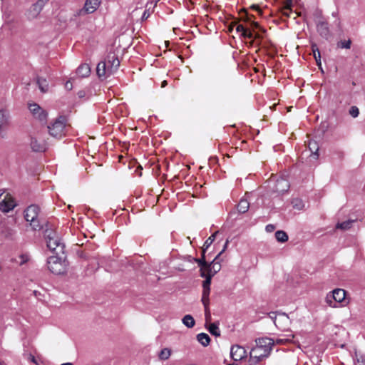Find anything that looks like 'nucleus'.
Masks as SVG:
<instances>
[{"label": "nucleus", "instance_id": "nucleus-1", "mask_svg": "<svg viewBox=\"0 0 365 365\" xmlns=\"http://www.w3.org/2000/svg\"><path fill=\"white\" fill-rule=\"evenodd\" d=\"M120 66V61L114 53H109L104 61L98 63L96 67L97 75L100 78L106 79L113 74Z\"/></svg>", "mask_w": 365, "mask_h": 365}, {"label": "nucleus", "instance_id": "nucleus-2", "mask_svg": "<svg viewBox=\"0 0 365 365\" xmlns=\"http://www.w3.org/2000/svg\"><path fill=\"white\" fill-rule=\"evenodd\" d=\"M45 239L47 247L55 255H59L64 253V245L56 232L52 230H46Z\"/></svg>", "mask_w": 365, "mask_h": 365}, {"label": "nucleus", "instance_id": "nucleus-3", "mask_svg": "<svg viewBox=\"0 0 365 365\" xmlns=\"http://www.w3.org/2000/svg\"><path fill=\"white\" fill-rule=\"evenodd\" d=\"M39 207L37 205H31L24 211L25 220L29 222L34 230H40L43 227V223L39 217Z\"/></svg>", "mask_w": 365, "mask_h": 365}, {"label": "nucleus", "instance_id": "nucleus-4", "mask_svg": "<svg viewBox=\"0 0 365 365\" xmlns=\"http://www.w3.org/2000/svg\"><path fill=\"white\" fill-rule=\"evenodd\" d=\"M47 264L48 269L55 274H63L66 270V261L56 255L48 257Z\"/></svg>", "mask_w": 365, "mask_h": 365}, {"label": "nucleus", "instance_id": "nucleus-5", "mask_svg": "<svg viewBox=\"0 0 365 365\" xmlns=\"http://www.w3.org/2000/svg\"><path fill=\"white\" fill-rule=\"evenodd\" d=\"M345 299V290L338 288L327 294L325 302L330 307L335 308L338 307L339 303H344Z\"/></svg>", "mask_w": 365, "mask_h": 365}, {"label": "nucleus", "instance_id": "nucleus-6", "mask_svg": "<svg viewBox=\"0 0 365 365\" xmlns=\"http://www.w3.org/2000/svg\"><path fill=\"white\" fill-rule=\"evenodd\" d=\"M66 125V118L63 116L58 117L48 126L50 135L55 138H61L65 134Z\"/></svg>", "mask_w": 365, "mask_h": 365}, {"label": "nucleus", "instance_id": "nucleus-7", "mask_svg": "<svg viewBox=\"0 0 365 365\" xmlns=\"http://www.w3.org/2000/svg\"><path fill=\"white\" fill-rule=\"evenodd\" d=\"M16 205L14 197L9 194L3 192L0 194V210L4 212H9Z\"/></svg>", "mask_w": 365, "mask_h": 365}, {"label": "nucleus", "instance_id": "nucleus-8", "mask_svg": "<svg viewBox=\"0 0 365 365\" xmlns=\"http://www.w3.org/2000/svg\"><path fill=\"white\" fill-rule=\"evenodd\" d=\"M9 119V111L6 108L0 109V137L1 138H6Z\"/></svg>", "mask_w": 365, "mask_h": 365}, {"label": "nucleus", "instance_id": "nucleus-9", "mask_svg": "<svg viewBox=\"0 0 365 365\" xmlns=\"http://www.w3.org/2000/svg\"><path fill=\"white\" fill-rule=\"evenodd\" d=\"M269 354V352L267 350L256 346L250 351V363L251 365H257L263 359L267 357Z\"/></svg>", "mask_w": 365, "mask_h": 365}, {"label": "nucleus", "instance_id": "nucleus-10", "mask_svg": "<svg viewBox=\"0 0 365 365\" xmlns=\"http://www.w3.org/2000/svg\"><path fill=\"white\" fill-rule=\"evenodd\" d=\"M101 4V0H86L83 9L79 10L78 15H85L94 13Z\"/></svg>", "mask_w": 365, "mask_h": 365}, {"label": "nucleus", "instance_id": "nucleus-11", "mask_svg": "<svg viewBox=\"0 0 365 365\" xmlns=\"http://www.w3.org/2000/svg\"><path fill=\"white\" fill-rule=\"evenodd\" d=\"M43 5L44 4L43 0H38L36 3L33 4L26 11V14L27 19L29 20L36 19L40 14Z\"/></svg>", "mask_w": 365, "mask_h": 365}, {"label": "nucleus", "instance_id": "nucleus-12", "mask_svg": "<svg viewBox=\"0 0 365 365\" xmlns=\"http://www.w3.org/2000/svg\"><path fill=\"white\" fill-rule=\"evenodd\" d=\"M29 108L35 118H38L41 121L46 120V111L43 108H41L37 103H30L29 106Z\"/></svg>", "mask_w": 365, "mask_h": 365}, {"label": "nucleus", "instance_id": "nucleus-13", "mask_svg": "<svg viewBox=\"0 0 365 365\" xmlns=\"http://www.w3.org/2000/svg\"><path fill=\"white\" fill-rule=\"evenodd\" d=\"M230 356L234 361H240L246 356V351L241 346L234 345L231 347Z\"/></svg>", "mask_w": 365, "mask_h": 365}, {"label": "nucleus", "instance_id": "nucleus-14", "mask_svg": "<svg viewBox=\"0 0 365 365\" xmlns=\"http://www.w3.org/2000/svg\"><path fill=\"white\" fill-rule=\"evenodd\" d=\"M256 346L267 350L270 353L272 346L274 344V339L269 337H262L256 339Z\"/></svg>", "mask_w": 365, "mask_h": 365}, {"label": "nucleus", "instance_id": "nucleus-15", "mask_svg": "<svg viewBox=\"0 0 365 365\" xmlns=\"http://www.w3.org/2000/svg\"><path fill=\"white\" fill-rule=\"evenodd\" d=\"M210 292V288H203L202 295V302L205 307V313L206 320L208 321L210 319V313L209 309V295Z\"/></svg>", "mask_w": 365, "mask_h": 365}, {"label": "nucleus", "instance_id": "nucleus-16", "mask_svg": "<svg viewBox=\"0 0 365 365\" xmlns=\"http://www.w3.org/2000/svg\"><path fill=\"white\" fill-rule=\"evenodd\" d=\"M30 145L32 150L35 152H43L47 148L46 143L43 140L38 139L36 137H32L31 138Z\"/></svg>", "mask_w": 365, "mask_h": 365}, {"label": "nucleus", "instance_id": "nucleus-17", "mask_svg": "<svg viewBox=\"0 0 365 365\" xmlns=\"http://www.w3.org/2000/svg\"><path fill=\"white\" fill-rule=\"evenodd\" d=\"M289 188V183L287 180L284 178L277 179L276 181L274 191L279 194H283L287 192Z\"/></svg>", "mask_w": 365, "mask_h": 365}, {"label": "nucleus", "instance_id": "nucleus-18", "mask_svg": "<svg viewBox=\"0 0 365 365\" xmlns=\"http://www.w3.org/2000/svg\"><path fill=\"white\" fill-rule=\"evenodd\" d=\"M218 257V256H216L210 264H207V267L205 269L206 274H208L213 277L216 273H217L220 270L221 265L219 262H216Z\"/></svg>", "mask_w": 365, "mask_h": 365}, {"label": "nucleus", "instance_id": "nucleus-19", "mask_svg": "<svg viewBox=\"0 0 365 365\" xmlns=\"http://www.w3.org/2000/svg\"><path fill=\"white\" fill-rule=\"evenodd\" d=\"M317 29L319 35L323 38H327L329 36V29L327 22L324 21H319L317 25Z\"/></svg>", "mask_w": 365, "mask_h": 365}, {"label": "nucleus", "instance_id": "nucleus-20", "mask_svg": "<svg viewBox=\"0 0 365 365\" xmlns=\"http://www.w3.org/2000/svg\"><path fill=\"white\" fill-rule=\"evenodd\" d=\"M277 324L278 326H276L277 327L281 329H285L290 324L288 315L285 313H278Z\"/></svg>", "mask_w": 365, "mask_h": 365}, {"label": "nucleus", "instance_id": "nucleus-21", "mask_svg": "<svg viewBox=\"0 0 365 365\" xmlns=\"http://www.w3.org/2000/svg\"><path fill=\"white\" fill-rule=\"evenodd\" d=\"M160 0H152L150 2L147 3L146 9L142 16L143 20H145L150 16V14L153 11L154 8L156 6L157 3Z\"/></svg>", "mask_w": 365, "mask_h": 365}, {"label": "nucleus", "instance_id": "nucleus-22", "mask_svg": "<svg viewBox=\"0 0 365 365\" xmlns=\"http://www.w3.org/2000/svg\"><path fill=\"white\" fill-rule=\"evenodd\" d=\"M91 73V68L88 64H81L76 70V73L81 78H85L89 76Z\"/></svg>", "mask_w": 365, "mask_h": 365}, {"label": "nucleus", "instance_id": "nucleus-23", "mask_svg": "<svg viewBox=\"0 0 365 365\" xmlns=\"http://www.w3.org/2000/svg\"><path fill=\"white\" fill-rule=\"evenodd\" d=\"M36 83L42 93H46L48 91V83L46 78L38 77L36 79Z\"/></svg>", "mask_w": 365, "mask_h": 365}, {"label": "nucleus", "instance_id": "nucleus-24", "mask_svg": "<svg viewBox=\"0 0 365 365\" xmlns=\"http://www.w3.org/2000/svg\"><path fill=\"white\" fill-rule=\"evenodd\" d=\"M294 339V335L292 334H289L285 336H279L274 339V344H286L289 342H291Z\"/></svg>", "mask_w": 365, "mask_h": 365}, {"label": "nucleus", "instance_id": "nucleus-25", "mask_svg": "<svg viewBox=\"0 0 365 365\" xmlns=\"http://www.w3.org/2000/svg\"><path fill=\"white\" fill-rule=\"evenodd\" d=\"M195 261L197 262L199 267H200L201 277L205 276V269L207 267V263L205 260V252H202V256L200 259H195Z\"/></svg>", "mask_w": 365, "mask_h": 365}, {"label": "nucleus", "instance_id": "nucleus-26", "mask_svg": "<svg viewBox=\"0 0 365 365\" xmlns=\"http://www.w3.org/2000/svg\"><path fill=\"white\" fill-rule=\"evenodd\" d=\"M197 339L204 346H208L210 342V336L205 333L198 334L197 335Z\"/></svg>", "mask_w": 365, "mask_h": 365}, {"label": "nucleus", "instance_id": "nucleus-27", "mask_svg": "<svg viewBox=\"0 0 365 365\" xmlns=\"http://www.w3.org/2000/svg\"><path fill=\"white\" fill-rule=\"evenodd\" d=\"M250 207V203L247 200L242 199L237 205V210L240 213L246 212Z\"/></svg>", "mask_w": 365, "mask_h": 365}, {"label": "nucleus", "instance_id": "nucleus-28", "mask_svg": "<svg viewBox=\"0 0 365 365\" xmlns=\"http://www.w3.org/2000/svg\"><path fill=\"white\" fill-rule=\"evenodd\" d=\"M182 322L183 324L187 328H192L195 324V321L194 318L190 314L184 316V317L182 319Z\"/></svg>", "mask_w": 365, "mask_h": 365}, {"label": "nucleus", "instance_id": "nucleus-29", "mask_svg": "<svg viewBox=\"0 0 365 365\" xmlns=\"http://www.w3.org/2000/svg\"><path fill=\"white\" fill-rule=\"evenodd\" d=\"M312 51L313 52L314 57L316 60L317 64L319 66H321V55L320 51L317 47V46L314 43L312 45Z\"/></svg>", "mask_w": 365, "mask_h": 365}, {"label": "nucleus", "instance_id": "nucleus-30", "mask_svg": "<svg viewBox=\"0 0 365 365\" xmlns=\"http://www.w3.org/2000/svg\"><path fill=\"white\" fill-rule=\"evenodd\" d=\"M354 220H346L342 222H339L336 224V227L337 229H341L343 230H346L351 228L352 224L354 222Z\"/></svg>", "mask_w": 365, "mask_h": 365}, {"label": "nucleus", "instance_id": "nucleus-31", "mask_svg": "<svg viewBox=\"0 0 365 365\" xmlns=\"http://www.w3.org/2000/svg\"><path fill=\"white\" fill-rule=\"evenodd\" d=\"M275 237L278 242H285L288 240V235L284 231H277L275 232Z\"/></svg>", "mask_w": 365, "mask_h": 365}, {"label": "nucleus", "instance_id": "nucleus-32", "mask_svg": "<svg viewBox=\"0 0 365 365\" xmlns=\"http://www.w3.org/2000/svg\"><path fill=\"white\" fill-rule=\"evenodd\" d=\"M217 234H218V232L217 231L207 239V240L205 242L204 245H203V248H202L203 252H205V250L212 245V243L214 242L215 237Z\"/></svg>", "mask_w": 365, "mask_h": 365}, {"label": "nucleus", "instance_id": "nucleus-33", "mask_svg": "<svg viewBox=\"0 0 365 365\" xmlns=\"http://www.w3.org/2000/svg\"><path fill=\"white\" fill-rule=\"evenodd\" d=\"M170 354L171 349L168 348H164L160 351L158 357L160 360H167L170 356Z\"/></svg>", "mask_w": 365, "mask_h": 365}, {"label": "nucleus", "instance_id": "nucleus-34", "mask_svg": "<svg viewBox=\"0 0 365 365\" xmlns=\"http://www.w3.org/2000/svg\"><path fill=\"white\" fill-rule=\"evenodd\" d=\"M292 206L294 208L302 210L304 208V202L299 198L294 199L292 202Z\"/></svg>", "mask_w": 365, "mask_h": 365}, {"label": "nucleus", "instance_id": "nucleus-35", "mask_svg": "<svg viewBox=\"0 0 365 365\" xmlns=\"http://www.w3.org/2000/svg\"><path fill=\"white\" fill-rule=\"evenodd\" d=\"M208 330L210 332V334L215 336H219L220 335V331L219 329V327L215 323H212L210 324Z\"/></svg>", "mask_w": 365, "mask_h": 365}, {"label": "nucleus", "instance_id": "nucleus-36", "mask_svg": "<svg viewBox=\"0 0 365 365\" xmlns=\"http://www.w3.org/2000/svg\"><path fill=\"white\" fill-rule=\"evenodd\" d=\"M351 41L350 39L347 41H341L338 42L337 46L341 48H346L349 49L351 47Z\"/></svg>", "mask_w": 365, "mask_h": 365}, {"label": "nucleus", "instance_id": "nucleus-37", "mask_svg": "<svg viewBox=\"0 0 365 365\" xmlns=\"http://www.w3.org/2000/svg\"><path fill=\"white\" fill-rule=\"evenodd\" d=\"M356 365H365V356L361 354L355 355Z\"/></svg>", "mask_w": 365, "mask_h": 365}, {"label": "nucleus", "instance_id": "nucleus-38", "mask_svg": "<svg viewBox=\"0 0 365 365\" xmlns=\"http://www.w3.org/2000/svg\"><path fill=\"white\" fill-rule=\"evenodd\" d=\"M204 277H205V280L203 282L202 287L203 288H210L211 279L212 277L211 275L205 273V276Z\"/></svg>", "mask_w": 365, "mask_h": 365}, {"label": "nucleus", "instance_id": "nucleus-39", "mask_svg": "<svg viewBox=\"0 0 365 365\" xmlns=\"http://www.w3.org/2000/svg\"><path fill=\"white\" fill-rule=\"evenodd\" d=\"M349 114L353 118H356L359 114V110L356 106H351L349 110Z\"/></svg>", "mask_w": 365, "mask_h": 365}, {"label": "nucleus", "instance_id": "nucleus-40", "mask_svg": "<svg viewBox=\"0 0 365 365\" xmlns=\"http://www.w3.org/2000/svg\"><path fill=\"white\" fill-rule=\"evenodd\" d=\"M309 148L314 154L318 155V154H317L318 147L315 142H309Z\"/></svg>", "mask_w": 365, "mask_h": 365}, {"label": "nucleus", "instance_id": "nucleus-41", "mask_svg": "<svg viewBox=\"0 0 365 365\" xmlns=\"http://www.w3.org/2000/svg\"><path fill=\"white\" fill-rule=\"evenodd\" d=\"M269 318L273 321L275 326H278L277 319H278V313L277 312H270L269 313Z\"/></svg>", "mask_w": 365, "mask_h": 365}, {"label": "nucleus", "instance_id": "nucleus-42", "mask_svg": "<svg viewBox=\"0 0 365 365\" xmlns=\"http://www.w3.org/2000/svg\"><path fill=\"white\" fill-rule=\"evenodd\" d=\"M236 31L238 32V33H242V35H243V34L246 31V29L242 25V24H239L236 27Z\"/></svg>", "mask_w": 365, "mask_h": 365}, {"label": "nucleus", "instance_id": "nucleus-43", "mask_svg": "<svg viewBox=\"0 0 365 365\" xmlns=\"http://www.w3.org/2000/svg\"><path fill=\"white\" fill-rule=\"evenodd\" d=\"M243 37L245 38H253V34L251 31H248L247 29H246L245 32L243 34Z\"/></svg>", "mask_w": 365, "mask_h": 365}, {"label": "nucleus", "instance_id": "nucleus-44", "mask_svg": "<svg viewBox=\"0 0 365 365\" xmlns=\"http://www.w3.org/2000/svg\"><path fill=\"white\" fill-rule=\"evenodd\" d=\"M28 359H29V361H31V362H33V363H34V364H37V361H36V358H35V356H34V355H32V354H29V356H28Z\"/></svg>", "mask_w": 365, "mask_h": 365}, {"label": "nucleus", "instance_id": "nucleus-45", "mask_svg": "<svg viewBox=\"0 0 365 365\" xmlns=\"http://www.w3.org/2000/svg\"><path fill=\"white\" fill-rule=\"evenodd\" d=\"M228 243H229V240H227V241L225 242V245H224L223 249L222 250V251H221V252H220L217 256L220 257V255L222 252H224L225 251V250H226V249H227V245H228Z\"/></svg>", "mask_w": 365, "mask_h": 365}, {"label": "nucleus", "instance_id": "nucleus-46", "mask_svg": "<svg viewBox=\"0 0 365 365\" xmlns=\"http://www.w3.org/2000/svg\"><path fill=\"white\" fill-rule=\"evenodd\" d=\"M65 87L67 90H71L72 89V83L70 81H67L65 84Z\"/></svg>", "mask_w": 365, "mask_h": 365}, {"label": "nucleus", "instance_id": "nucleus-47", "mask_svg": "<svg viewBox=\"0 0 365 365\" xmlns=\"http://www.w3.org/2000/svg\"><path fill=\"white\" fill-rule=\"evenodd\" d=\"M274 229V227L272 225H268L266 226V230L267 232H272Z\"/></svg>", "mask_w": 365, "mask_h": 365}, {"label": "nucleus", "instance_id": "nucleus-48", "mask_svg": "<svg viewBox=\"0 0 365 365\" xmlns=\"http://www.w3.org/2000/svg\"><path fill=\"white\" fill-rule=\"evenodd\" d=\"M291 4H292V1L291 0H287V4H286V8L289 9L291 6Z\"/></svg>", "mask_w": 365, "mask_h": 365}, {"label": "nucleus", "instance_id": "nucleus-49", "mask_svg": "<svg viewBox=\"0 0 365 365\" xmlns=\"http://www.w3.org/2000/svg\"><path fill=\"white\" fill-rule=\"evenodd\" d=\"M166 85H167V81H163L162 82L161 87L164 88L165 86H166Z\"/></svg>", "mask_w": 365, "mask_h": 365}, {"label": "nucleus", "instance_id": "nucleus-50", "mask_svg": "<svg viewBox=\"0 0 365 365\" xmlns=\"http://www.w3.org/2000/svg\"><path fill=\"white\" fill-rule=\"evenodd\" d=\"M61 365H73L72 363H64Z\"/></svg>", "mask_w": 365, "mask_h": 365}, {"label": "nucleus", "instance_id": "nucleus-51", "mask_svg": "<svg viewBox=\"0 0 365 365\" xmlns=\"http://www.w3.org/2000/svg\"><path fill=\"white\" fill-rule=\"evenodd\" d=\"M0 365H4V364H2L1 363H0Z\"/></svg>", "mask_w": 365, "mask_h": 365}]
</instances>
